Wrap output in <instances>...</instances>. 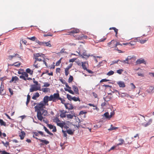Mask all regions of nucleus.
<instances>
[{
  "instance_id": "nucleus-1",
  "label": "nucleus",
  "mask_w": 154,
  "mask_h": 154,
  "mask_svg": "<svg viewBox=\"0 0 154 154\" xmlns=\"http://www.w3.org/2000/svg\"><path fill=\"white\" fill-rule=\"evenodd\" d=\"M45 105L41 101L40 103H37L36 105L34 107L35 111L37 112V117L38 120L42 121L43 119L42 116V112L41 111L45 108Z\"/></svg>"
},
{
  "instance_id": "nucleus-32",
  "label": "nucleus",
  "mask_w": 154,
  "mask_h": 154,
  "mask_svg": "<svg viewBox=\"0 0 154 154\" xmlns=\"http://www.w3.org/2000/svg\"><path fill=\"white\" fill-rule=\"evenodd\" d=\"M41 91H42L44 92H48L50 91V89L48 88H44L41 89Z\"/></svg>"
},
{
  "instance_id": "nucleus-41",
  "label": "nucleus",
  "mask_w": 154,
  "mask_h": 154,
  "mask_svg": "<svg viewBox=\"0 0 154 154\" xmlns=\"http://www.w3.org/2000/svg\"><path fill=\"white\" fill-rule=\"evenodd\" d=\"M118 128V127H112V125H111V127L108 129V130L109 131H112V130H116V129Z\"/></svg>"
},
{
  "instance_id": "nucleus-53",
  "label": "nucleus",
  "mask_w": 154,
  "mask_h": 154,
  "mask_svg": "<svg viewBox=\"0 0 154 154\" xmlns=\"http://www.w3.org/2000/svg\"><path fill=\"white\" fill-rule=\"evenodd\" d=\"M123 70L122 69H119L117 70V72L119 74H121L123 72Z\"/></svg>"
},
{
  "instance_id": "nucleus-18",
  "label": "nucleus",
  "mask_w": 154,
  "mask_h": 154,
  "mask_svg": "<svg viewBox=\"0 0 154 154\" xmlns=\"http://www.w3.org/2000/svg\"><path fill=\"white\" fill-rule=\"evenodd\" d=\"M72 88L75 93L76 94H79V90L78 88L75 85L72 86Z\"/></svg>"
},
{
  "instance_id": "nucleus-62",
  "label": "nucleus",
  "mask_w": 154,
  "mask_h": 154,
  "mask_svg": "<svg viewBox=\"0 0 154 154\" xmlns=\"http://www.w3.org/2000/svg\"><path fill=\"white\" fill-rule=\"evenodd\" d=\"M73 64L72 63H70L69 66H68L66 68L69 69L72 67Z\"/></svg>"
},
{
  "instance_id": "nucleus-47",
  "label": "nucleus",
  "mask_w": 154,
  "mask_h": 154,
  "mask_svg": "<svg viewBox=\"0 0 154 154\" xmlns=\"http://www.w3.org/2000/svg\"><path fill=\"white\" fill-rule=\"evenodd\" d=\"M114 73V72L113 71L111 70L109 71V72H108L107 74V75H108L109 76H110L112 75Z\"/></svg>"
},
{
  "instance_id": "nucleus-24",
  "label": "nucleus",
  "mask_w": 154,
  "mask_h": 154,
  "mask_svg": "<svg viewBox=\"0 0 154 154\" xmlns=\"http://www.w3.org/2000/svg\"><path fill=\"white\" fill-rule=\"evenodd\" d=\"M109 29L110 30H112V29L114 30L115 32L116 33V35H115L116 36V37H117V34H118V30L117 29H116V28L114 27H111V28H109Z\"/></svg>"
},
{
  "instance_id": "nucleus-57",
  "label": "nucleus",
  "mask_w": 154,
  "mask_h": 154,
  "mask_svg": "<svg viewBox=\"0 0 154 154\" xmlns=\"http://www.w3.org/2000/svg\"><path fill=\"white\" fill-rule=\"evenodd\" d=\"M0 153H2V154H10L8 152L5 150L3 151H0Z\"/></svg>"
},
{
  "instance_id": "nucleus-31",
  "label": "nucleus",
  "mask_w": 154,
  "mask_h": 154,
  "mask_svg": "<svg viewBox=\"0 0 154 154\" xmlns=\"http://www.w3.org/2000/svg\"><path fill=\"white\" fill-rule=\"evenodd\" d=\"M19 57V55L17 54H14L13 55H10L9 56V59L10 60H11L12 58H14V57Z\"/></svg>"
},
{
  "instance_id": "nucleus-19",
  "label": "nucleus",
  "mask_w": 154,
  "mask_h": 154,
  "mask_svg": "<svg viewBox=\"0 0 154 154\" xmlns=\"http://www.w3.org/2000/svg\"><path fill=\"white\" fill-rule=\"evenodd\" d=\"M26 135V133L24 131H21L20 134L19 136L20 137L21 140H23Z\"/></svg>"
},
{
  "instance_id": "nucleus-43",
  "label": "nucleus",
  "mask_w": 154,
  "mask_h": 154,
  "mask_svg": "<svg viewBox=\"0 0 154 154\" xmlns=\"http://www.w3.org/2000/svg\"><path fill=\"white\" fill-rule=\"evenodd\" d=\"M67 133L70 135H72L73 134V132L72 130L71 129H69L67 131Z\"/></svg>"
},
{
  "instance_id": "nucleus-30",
  "label": "nucleus",
  "mask_w": 154,
  "mask_h": 154,
  "mask_svg": "<svg viewBox=\"0 0 154 154\" xmlns=\"http://www.w3.org/2000/svg\"><path fill=\"white\" fill-rule=\"evenodd\" d=\"M44 128L45 130V131L49 135L51 136L53 135V134L51 132H50L49 131L48 129L45 126L44 127Z\"/></svg>"
},
{
  "instance_id": "nucleus-54",
  "label": "nucleus",
  "mask_w": 154,
  "mask_h": 154,
  "mask_svg": "<svg viewBox=\"0 0 154 154\" xmlns=\"http://www.w3.org/2000/svg\"><path fill=\"white\" fill-rule=\"evenodd\" d=\"M104 115L105 116L106 118H109V113L108 112H106L104 114Z\"/></svg>"
},
{
  "instance_id": "nucleus-51",
  "label": "nucleus",
  "mask_w": 154,
  "mask_h": 154,
  "mask_svg": "<svg viewBox=\"0 0 154 154\" xmlns=\"http://www.w3.org/2000/svg\"><path fill=\"white\" fill-rule=\"evenodd\" d=\"M120 61V60H116V61H112L111 62L110 65H112L115 63H118V62L119 61Z\"/></svg>"
},
{
  "instance_id": "nucleus-34",
  "label": "nucleus",
  "mask_w": 154,
  "mask_h": 154,
  "mask_svg": "<svg viewBox=\"0 0 154 154\" xmlns=\"http://www.w3.org/2000/svg\"><path fill=\"white\" fill-rule=\"evenodd\" d=\"M0 124L1 126H6V123L4 122L3 120L0 119Z\"/></svg>"
},
{
  "instance_id": "nucleus-27",
  "label": "nucleus",
  "mask_w": 154,
  "mask_h": 154,
  "mask_svg": "<svg viewBox=\"0 0 154 154\" xmlns=\"http://www.w3.org/2000/svg\"><path fill=\"white\" fill-rule=\"evenodd\" d=\"M72 114H67L66 115V117L68 119H72L73 118V116H75V114L73 112V113H72Z\"/></svg>"
},
{
  "instance_id": "nucleus-39",
  "label": "nucleus",
  "mask_w": 154,
  "mask_h": 154,
  "mask_svg": "<svg viewBox=\"0 0 154 154\" xmlns=\"http://www.w3.org/2000/svg\"><path fill=\"white\" fill-rule=\"evenodd\" d=\"M27 38L32 41H35V40H36V39H37L35 36H33L31 38L27 37Z\"/></svg>"
},
{
  "instance_id": "nucleus-25",
  "label": "nucleus",
  "mask_w": 154,
  "mask_h": 154,
  "mask_svg": "<svg viewBox=\"0 0 154 154\" xmlns=\"http://www.w3.org/2000/svg\"><path fill=\"white\" fill-rule=\"evenodd\" d=\"M65 125V123L64 122H62H62H58L57 124V126H60L61 128H63L64 125Z\"/></svg>"
},
{
  "instance_id": "nucleus-49",
  "label": "nucleus",
  "mask_w": 154,
  "mask_h": 154,
  "mask_svg": "<svg viewBox=\"0 0 154 154\" xmlns=\"http://www.w3.org/2000/svg\"><path fill=\"white\" fill-rule=\"evenodd\" d=\"M69 70L68 69L66 68L65 69V74L66 76H67L69 73Z\"/></svg>"
},
{
  "instance_id": "nucleus-56",
  "label": "nucleus",
  "mask_w": 154,
  "mask_h": 154,
  "mask_svg": "<svg viewBox=\"0 0 154 154\" xmlns=\"http://www.w3.org/2000/svg\"><path fill=\"white\" fill-rule=\"evenodd\" d=\"M152 122V120L149 121L146 124L144 125V126L145 127H146L148 125H149Z\"/></svg>"
},
{
  "instance_id": "nucleus-22",
  "label": "nucleus",
  "mask_w": 154,
  "mask_h": 154,
  "mask_svg": "<svg viewBox=\"0 0 154 154\" xmlns=\"http://www.w3.org/2000/svg\"><path fill=\"white\" fill-rule=\"evenodd\" d=\"M119 141L120 142L117 143L116 144V146H119V145H122L124 143L125 141L124 140L120 138L119 139Z\"/></svg>"
},
{
  "instance_id": "nucleus-21",
  "label": "nucleus",
  "mask_w": 154,
  "mask_h": 154,
  "mask_svg": "<svg viewBox=\"0 0 154 154\" xmlns=\"http://www.w3.org/2000/svg\"><path fill=\"white\" fill-rule=\"evenodd\" d=\"M38 140L40 142H42L43 143L41 144V145H44V144L47 145L49 143V142L46 140H43L41 139H39Z\"/></svg>"
},
{
  "instance_id": "nucleus-44",
  "label": "nucleus",
  "mask_w": 154,
  "mask_h": 154,
  "mask_svg": "<svg viewBox=\"0 0 154 154\" xmlns=\"http://www.w3.org/2000/svg\"><path fill=\"white\" fill-rule=\"evenodd\" d=\"M67 98L69 100L71 101L72 99V97L70 95L67 94L66 95Z\"/></svg>"
},
{
  "instance_id": "nucleus-52",
  "label": "nucleus",
  "mask_w": 154,
  "mask_h": 154,
  "mask_svg": "<svg viewBox=\"0 0 154 154\" xmlns=\"http://www.w3.org/2000/svg\"><path fill=\"white\" fill-rule=\"evenodd\" d=\"M20 42L21 44L22 43H23L24 45H26L27 43V41L23 39L21 41H20Z\"/></svg>"
},
{
  "instance_id": "nucleus-59",
  "label": "nucleus",
  "mask_w": 154,
  "mask_h": 154,
  "mask_svg": "<svg viewBox=\"0 0 154 154\" xmlns=\"http://www.w3.org/2000/svg\"><path fill=\"white\" fill-rule=\"evenodd\" d=\"M21 63L19 62H17L16 63H15L13 65H14L15 66H18L20 65Z\"/></svg>"
},
{
  "instance_id": "nucleus-20",
  "label": "nucleus",
  "mask_w": 154,
  "mask_h": 154,
  "mask_svg": "<svg viewBox=\"0 0 154 154\" xmlns=\"http://www.w3.org/2000/svg\"><path fill=\"white\" fill-rule=\"evenodd\" d=\"M18 80L19 79L17 76H13L11 80L10 81V82H14V83H16V81H18Z\"/></svg>"
},
{
  "instance_id": "nucleus-26",
  "label": "nucleus",
  "mask_w": 154,
  "mask_h": 154,
  "mask_svg": "<svg viewBox=\"0 0 154 154\" xmlns=\"http://www.w3.org/2000/svg\"><path fill=\"white\" fill-rule=\"evenodd\" d=\"M51 41H49L48 42H44V45L47 47H51V45L50 43Z\"/></svg>"
},
{
  "instance_id": "nucleus-13",
  "label": "nucleus",
  "mask_w": 154,
  "mask_h": 154,
  "mask_svg": "<svg viewBox=\"0 0 154 154\" xmlns=\"http://www.w3.org/2000/svg\"><path fill=\"white\" fill-rule=\"evenodd\" d=\"M88 62L86 61L82 62V66L83 69L87 70V67L88 66Z\"/></svg>"
},
{
  "instance_id": "nucleus-33",
  "label": "nucleus",
  "mask_w": 154,
  "mask_h": 154,
  "mask_svg": "<svg viewBox=\"0 0 154 154\" xmlns=\"http://www.w3.org/2000/svg\"><path fill=\"white\" fill-rule=\"evenodd\" d=\"M42 115L44 116H46L47 115L48 112L47 110L43 109L42 110Z\"/></svg>"
},
{
  "instance_id": "nucleus-29",
  "label": "nucleus",
  "mask_w": 154,
  "mask_h": 154,
  "mask_svg": "<svg viewBox=\"0 0 154 154\" xmlns=\"http://www.w3.org/2000/svg\"><path fill=\"white\" fill-rule=\"evenodd\" d=\"M35 42L36 43H37L38 45H39L40 46H43L44 45V42H40L38 39H36L35 40Z\"/></svg>"
},
{
  "instance_id": "nucleus-14",
  "label": "nucleus",
  "mask_w": 154,
  "mask_h": 154,
  "mask_svg": "<svg viewBox=\"0 0 154 154\" xmlns=\"http://www.w3.org/2000/svg\"><path fill=\"white\" fill-rule=\"evenodd\" d=\"M73 36L76 40H81L82 39L83 34H81L79 35H73Z\"/></svg>"
},
{
  "instance_id": "nucleus-42",
  "label": "nucleus",
  "mask_w": 154,
  "mask_h": 154,
  "mask_svg": "<svg viewBox=\"0 0 154 154\" xmlns=\"http://www.w3.org/2000/svg\"><path fill=\"white\" fill-rule=\"evenodd\" d=\"M73 77L72 76L70 75L69 78L68 82L69 83H71L73 81Z\"/></svg>"
},
{
  "instance_id": "nucleus-46",
  "label": "nucleus",
  "mask_w": 154,
  "mask_h": 154,
  "mask_svg": "<svg viewBox=\"0 0 154 154\" xmlns=\"http://www.w3.org/2000/svg\"><path fill=\"white\" fill-rule=\"evenodd\" d=\"M44 84V85L43 86V87H47L49 86L50 85V84L48 82H45Z\"/></svg>"
},
{
  "instance_id": "nucleus-7",
  "label": "nucleus",
  "mask_w": 154,
  "mask_h": 154,
  "mask_svg": "<svg viewBox=\"0 0 154 154\" xmlns=\"http://www.w3.org/2000/svg\"><path fill=\"white\" fill-rule=\"evenodd\" d=\"M49 97L48 96H46L44 97L43 98V101H41L45 104V105H48V102L49 100Z\"/></svg>"
},
{
  "instance_id": "nucleus-64",
  "label": "nucleus",
  "mask_w": 154,
  "mask_h": 154,
  "mask_svg": "<svg viewBox=\"0 0 154 154\" xmlns=\"http://www.w3.org/2000/svg\"><path fill=\"white\" fill-rule=\"evenodd\" d=\"M8 90L9 92L11 94V95H12L13 94V90L11 88H9Z\"/></svg>"
},
{
  "instance_id": "nucleus-38",
  "label": "nucleus",
  "mask_w": 154,
  "mask_h": 154,
  "mask_svg": "<svg viewBox=\"0 0 154 154\" xmlns=\"http://www.w3.org/2000/svg\"><path fill=\"white\" fill-rule=\"evenodd\" d=\"M66 112H61L60 115V117L61 118L65 117H66Z\"/></svg>"
},
{
  "instance_id": "nucleus-45",
  "label": "nucleus",
  "mask_w": 154,
  "mask_h": 154,
  "mask_svg": "<svg viewBox=\"0 0 154 154\" xmlns=\"http://www.w3.org/2000/svg\"><path fill=\"white\" fill-rule=\"evenodd\" d=\"M53 35V34L50 32H48L46 34H45L44 35V37H46L48 36H52Z\"/></svg>"
},
{
  "instance_id": "nucleus-16",
  "label": "nucleus",
  "mask_w": 154,
  "mask_h": 154,
  "mask_svg": "<svg viewBox=\"0 0 154 154\" xmlns=\"http://www.w3.org/2000/svg\"><path fill=\"white\" fill-rule=\"evenodd\" d=\"M154 89V87L152 86H150L149 88L147 89L146 91L147 93L149 94H152L154 92L153 91Z\"/></svg>"
},
{
  "instance_id": "nucleus-37",
  "label": "nucleus",
  "mask_w": 154,
  "mask_h": 154,
  "mask_svg": "<svg viewBox=\"0 0 154 154\" xmlns=\"http://www.w3.org/2000/svg\"><path fill=\"white\" fill-rule=\"evenodd\" d=\"M54 122H56L57 124V123L60 122L59 119L57 117H54L53 119Z\"/></svg>"
},
{
  "instance_id": "nucleus-12",
  "label": "nucleus",
  "mask_w": 154,
  "mask_h": 154,
  "mask_svg": "<svg viewBox=\"0 0 154 154\" xmlns=\"http://www.w3.org/2000/svg\"><path fill=\"white\" fill-rule=\"evenodd\" d=\"M112 94L111 93L108 94V95L106 96L105 97H103L104 100L106 102H108L111 100L112 97L109 95H111Z\"/></svg>"
},
{
  "instance_id": "nucleus-5",
  "label": "nucleus",
  "mask_w": 154,
  "mask_h": 154,
  "mask_svg": "<svg viewBox=\"0 0 154 154\" xmlns=\"http://www.w3.org/2000/svg\"><path fill=\"white\" fill-rule=\"evenodd\" d=\"M37 85H31V88L29 89V91L30 92H33L38 90L41 91V86Z\"/></svg>"
},
{
  "instance_id": "nucleus-40",
  "label": "nucleus",
  "mask_w": 154,
  "mask_h": 154,
  "mask_svg": "<svg viewBox=\"0 0 154 154\" xmlns=\"http://www.w3.org/2000/svg\"><path fill=\"white\" fill-rule=\"evenodd\" d=\"M72 100H73L75 101H80L79 98V97H72Z\"/></svg>"
},
{
  "instance_id": "nucleus-50",
  "label": "nucleus",
  "mask_w": 154,
  "mask_h": 154,
  "mask_svg": "<svg viewBox=\"0 0 154 154\" xmlns=\"http://www.w3.org/2000/svg\"><path fill=\"white\" fill-rule=\"evenodd\" d=\"M118 45H120L122 46V45L119 42H116V45L114 44V45H113V46H114V45L116 46V48H115L116 49H118V48L117 47V46Z\"/></svg>"
},
{
  "instance_id": "nucleus-6",
  "label": "nucleus",
  "mask_w": 154,
  "mask_h": 154,
  "mask_svg": "<svg viewBox=\"0 0 154 154\" xmlns=\"http://www.w3.org/2000/svg\"><path fill=\"white\" fill-rule=\"evenodd\" d=\"M32 133L33 134V137L38 140L39 139L37 138L36 137L38 136L39 134H41L42 136H45V135L43 133L40 131H38L37 132H33Z\"/></svg>"
},
{
  "instance_id": "nucleus-10",
  "label": "nucleus",
  "mask_w": 154,
  "mask_h": 154,
  "mask_svg": "<svg viewBox=\"0 0 154 154\" xmlns=\"http://www.w3.org/2000/svg\"><path fill=\"white\" fill-rule=\"evenodd\" d=\"M79 29H74L70 31L69 32V34H67L72 35V34L73 35H75V34L79 33Z\"/></svg>"
},
{
  "instance_id": "nucleus-9",
  "label": "nucleus",
  "mask_w": 154,
  "mask_h": 154,
  "mask_svg": "<svg viewBox=\"0 0 154 154\" xmlns=\"http://www.w3.org/2000/svg\"><path fill=\"white\" fill-rule=\"evenodd\" d=\"M116 41L114 40H112L110 42L108 43V46L110 48H116V46H113L114 44L116 45Z\"/></svg>"
},
{
  "instance_id": "nucleus-17",
  "label": "nucleus",
  "mask_w": 154,
  "mask_h": 154,
  "mask_svg": "<svg viewBox=\"0 0 154 154\" xmlns=\"http://www.w3.org/2000/svg\"><path fill=\"white\" fill-rule=\"evenodd\" d=\"M119 86L121 88H124L125 87V85L123 82L120 81L117 82Z\"/></svg>"
},
{
  "instance_id": "nucleus-8",
  "label": "nucleus",
  "mask_w": 154,
  "mask_h": 154,
  "mask_svg": "<svg viewBox=\"0 0 154 154\" xmlns=\"http://www.w3.org/2000/svg\"><path fill=\"white\" fill-rule=\"evenodd\" d=\"M23 75H21L19 76L20 78L23 79L25 81L27 80V78L28 77V75L26 72H23Z\"/></svg>"
},
{
  "instance_id": "nucleus-48",
  "label": "nucleus",
  "mask_w": 154,
  "mask_h": 154,
  "mask_svg": "<svg viewBox=\"0 0 154 154\" xmlns=\"http://www.w3.org/2000/svg\"><path fill=\"white\" fill-rule=\"evenodd\" d=\"M62 58H61L56 63V66H58L60 65L61 63V60Z\"/></svg>"
},
{
  "instance_id": "nucleus-15",
  "label": "nucleus",
  "mask_w": 154,
  "mask_h": 154,
  "mask_svg": "<svg viewBox=\"0 0 154 154\" xmlns=\"http://www.w3.org/2000/svg\"><path fill=\"white\" fill-rule=\"evenodd\" d=\"M137 64H139L141 63H146V62L142 58L138 59L136 61Z\"/></svg>"
},
{
  "instance_id": "nucleus-60",
  "label": "nucleus",
  "mask_w": 154,
  "mask_h": 154,
  "mask_svg": "<svg viewBox=\"0 0 154 154\" xmlns=\"http://www.w3.org/2000/svg\"><path fill=\"white\" fill-rule=\"evenodd\" d=\"M109 81V80L108 79H103L101 80L100 81V82H106Z\"/></svg>"
},
{
  "instance_id": "nucleus-63",
  "label": "nucleus",
  "mask_w": 154,
  "mask_h": 154,
  "mask_svg": "<svg viewBox=\"0 0 154 154\" xmlns=\"http://www.w3.org/2000/svg\"><path fill=\"white\" fill-rule=\"evenodd\" d=\"M93 96L95 98H97L98 96L97 94L94 92L92 93Z\"/></svg>"
},
{
  "instance_id": "nucleus-3",
  "label": "nucleus",
  "mask_w": 154,
  "mask_h": 154,
  "mask_svg": "<svg viewBox=\"0 0 154 154\" xmlns=\"http://www.w3.org/2000/svg\"><path fill=\"white\" fill-rule=\"evenodd\" d=\"M61 99L59 94L58 93H54L49 97V101H53L54 102H56L57 101Z\"/></svg>"
},
{
  "instance_id": "nucleus-36",
  "label": "nucleus",
  "mask_w": 154,
  "mask_h": 154,
  "mask_svg": "<svg viewBox=\"0 0 154 154\" xmlns=\"http://www.w3.org/2000/svg\"><path fill=\"white\" fill-rule=\"evenodd\" d=\"M30 96L28 94L27 96V101L26 102V105L27 106L28 105V104L29 103V102L30 100Z\"/></svg>"
},
{
  "instance_id": "nucleus-4",
  "label": "nucleus",
  "mask_w": 154,
  "mask_h": 154,
  "mask_svg": "<svg viewBox=\"0 0 154 154\" xmlns=\"http://www.w3.org/2000/svg\"><path fill=\"white\" fill-rule=\"evenodd\" d=\"M59 80L60 81V82L63 84H65V86L66 87L68 88H64L65 90L66 91H67L69 92L70 93L74 94V92L72 90H71V87H70L68 85L67 82H66L63 79L61 78L59 79Z\"/></svg>"
},
{
  "instance_id": "nucleus-35",
  "label": "nucleus",
  "mask_w": 154,
  "mask_h": 154,
  "mask_svg": "<svg viewBox=\"0 0 154 154\" xmlns=\"http://www.w3.org/2000/svg\"><path fill=\"white\" fill-rule=\"evenodd\" d=\"M148 38H146L145 40H139V42L141 44H143L145 43L147 40H148Z\"/></svg>"
},
{
  "instance_id": "nucleus-61",
  "label": "nucleus",
  "mask_w": 154,
  "mask_h": 154,
  "mask_svg": "<svg viewBox=\"0 0 154 154\" xmlns=\"http://www.w3.org/2000/svg\"><path fill=\"white\" fill-rule=\"evenodd\" d=\"M33 83L35 84V85H37V86L39 85L40 86H41L40 84H38V82L36 81H33Z\"/></svg>"
},
{
  "instance_id": "nucleus-23",
  "label": "nucleus",
  "mask_w": 154,
  "mask_h": 154,
  "mask_svg": "<svg viewBox=\"0 0 154 154\" xmlns=\"http://www.w3.org/2000/svg\"><path fill=\"white\" fill-rule=\"evenodd\" d=\"M130 56H128L125 59V60H120V61L123 63H127L129 64V62H128V60H130L131 59V58H129Z\"/></svg>"
},
{
  "instance_id": "nucleus-2",
  "label": "nucleus",
  "mask_w": 154,
  "mask_h": 154,
  "mask_svg": "<svg viewBox=\"0 0 154 154\" xmlns=\"http://www.w3.org/2000/svg\"><path fill=\"white\" fill-rule=\"evenodd\" d=\"M34 56L35 60L33 66L35 68H38L40 67V64L37 62L42 61L43 60H45V55L42 53H39L34 54Z\"/></svg>"
},
{
  "instance_id": "nucleus-58",
  "label": "nucleus",
  "mask_w": 154,
  "mask_h": 154,
  "mask_svg": "<svg viewBox=\"0 0 154 154\" xmlns=\"http://www.w3.org/2000/svg\"><path fill=\"white\" fill-rule=\"evenodd\" d=\"M47 126L50 129L53 128L54 127L53 125L49 124H47Z\"/></svg>"
},
{
  "instance_id": "nucleus-11",
  "label": "nucleus",
  "mask_w": 154,
  "mask_h": 154,
  "mask_svg": "<svg viewBox=\"0 0 154 154\" xmlns=\"http://www.w3.org/2000/svg\"><path fill=\"white\" fill-rule=\"evenodd\" d=\"M65 106L66 109L69 110L72 109L74 108L73 106L71 103H66L65 104Z\"/></svg>"
},
{
  "instance_id": "nucleus-28",
  "label": "nucleus",
  "mask_w": 154,
  "mask_h": 154,
  "mask_svg": "<svg viewBox=\"0 0 154 154\" xmlns=\"http://www.w3.org/2000/svg\"><path fill=\"white\" fill-rule=\"evenodd\" d=\"M26 72L27 73L29 74L30 75H32L33 74V71L32 70L29 68H27L26 69Z\"/></svg>"
},
{
  "instance_id": "nucleus-55",
  "label": "nucleus",
  "mask_w": 154,
  "mask_h": 154,
  "mask_svg": "<svg viewBox=\"0 0 154 154\" xmlns=\"http://www.w3.org/2000/svg\"><path fill=\"white\" fill-rule=\"evenodd\" d=\"M59 100H60L61 101V103H62L63 104H64V105L65 104H66V103H65V100H64V99H63L61 97V99H59Z\"/></svg>"
}]
</instances>
